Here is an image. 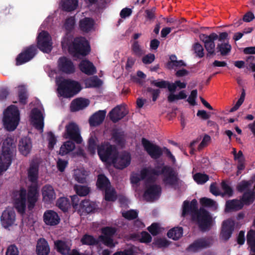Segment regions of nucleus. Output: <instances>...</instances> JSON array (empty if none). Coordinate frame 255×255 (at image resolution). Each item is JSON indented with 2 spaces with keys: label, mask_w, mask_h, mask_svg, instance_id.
Listing matches in <instances>:
<instances>
[{
  "label": "nucleus",
  "mask_w": 255,
  "mask_h": 255,
  "mask_svg": "<svg viewBox=\"0 0 255 255\" xmlns=\"http://www.w3.org/2000/svg\"><path fill=\"white\" fill-rule=\"evenodd\" d=\"M37 45L32 44L23 48L17 56L16 65L19 66L31 60L37 54V49L44 53H49L52 49V38L49 33L45 30L40 32L36 38Z\"/></svg>",
  "instance_id": "nucleus-1"
},
{
  "label": "nucleus",
  "mask_w": 255,
  "mask_h": 255,
  "mask_svg": "<svg viewBox=\"0 0 255 255\" xmlns=\"http://www.w3.org/2000/svg\"><path fill=\"white\" fill-rule=\"evenodd\" d=\"M182 216L191 215L192 219L196 222L199 229L202 232L209 230L212 223V218L209 212L204 208L198 209L197 201L194 199L190 203L185 200L183 202Z\"/></svg>",
  "instance_id": "nucleus-2"
},
{
  "label": "nucleus",
  "mask_w": 255,
  "mask_h": 255,
  "mask_svg": "<svg viewBox=\"0 0 255 255\" xmlns=\"http://www.w3.org/2000/svg\"><path fill=\"white\" fill-rule=\"evenodd\" d=\"M72 36L65 37L61 42L63 48H67L70 54L74 57L80 55L85 56L90 52L89 42L84 37H76L73 40Z\"/></svg>",
  "instance_id": "nucleus-3"
},
{
  "label": "nucleus",
  "mask_w": 255,
  "mask_h": 255,
  "mask_svg": "<svg viewBox=\"0 0 255 255\" xmlns=\"http://www.w3.org/2000/svg\"><path fill=\"white\" fill-rule=\"evenodd\" d=\"M162 165V166L157 165L153 168L151 173L157 176L162 175L164 185L175 188L179 184L178 173L170 166Z\"/></svg>",
  "instance_id": "nucleus-4"
},
{
  "label": "nucleus",
  "mask_w": 255,
  "mask_h": 255,
  "mask_svg": "<svg viewBox=\"0 0 255 255\" xmlns=\"http://www.w3.org/2000/svg\"><path fill=\"white\" fill-rule=\"evenodd\" d=\"M15 151V145L13 140L11 138H6L3 141L2 146L3 161L0 156V173L6 170L10 165Z\"/></svg>",
  "instance_id": "nucleus-5"
},
{
  "label": "nucleus",
  "mask_w": 255,
  "mask_h": 255,
  "mask_svg": "<svg viewBox=\"0 0 255 255\" xmlns=\"http://www.w3.org/2000/svg\"><path fill=\"white\" fill-rule=\"evenodd\" d=\"M19 111L14 105L8 107L3 112V125L8 131H13L18 125Z\"/></svg>",
  "instance_id": "nucleus-6"
},
{
  "label": "nucleus",
  "mask_w": 255,
  "mask_h": 255,
  "mask_svg": "<svg viewBox=\"0 0 255 255\" xmlns=\"http://www.w3.org/2000/svg\"><path fill=\"white\" fill-rule=\"evenodd\" d=\"M82 90L81 84L78 81L71 79H64L58 84V90L64 97L69 98L77 94Z\"/></svg>",
  "instance_id": "nucleus-7"
},
{
  "label": "nucleus",
  "mask_w": 255,
  "mask_h": 255,
  "mask_svg": "<svg viewBox=\"0 0 255 255\" xmlns=\"http://www.w3.org/2000/svg\"><path fill=\"white\" fill-rule=\"evenodd\" d=\"M118 153V149L114 145L108 141L102 142L98 147V154L100 159L104 162L111 163L115 159Z\"/></svg>",
  "instance_id": "nucleus-8"
},
{
  "label": "nucleus",
  "mask_w": 255,
  "mask_h": 255,
  "mask_svg": "<svg viewBox=\"0 0 255 255\" xmlns=\"http://www.w3.org/2000/svg\"><path fill=\"white\" fill-rule=\"evenodd\" d=\"M217 33L213 32L208 35L202 34L200 39L204 43V47L207 51L206 58L210 59L217 54L215 41L217 40Z\"/></svg>",
  "instance_id": "nucleus-9"
},
{
  "label": "nucleus",
  "mask_w": 255,
  "mask_h": 255,
  "mask_svg": "<svg viewBox=\"0 0 255 255\" xmlns=\"http://www.w3.org/2000/svg\"><path fill=\"white\" fill-rule=\"evenodd\" d=\"M212 244L213 239L212 237H202L194 240L187 248L186 250L189 252L198 253L203 249L211 247Z\"/></svg>",
  "instance_id": "nucleus-10"
},
{
  "label": "nucleus",
  "mask_w": 255,
  "mask_h": 255,
  "mask_svg": "<svg viewBox=\"0 0 255 255\" xmlns=\"http://www.w3.org/2000/svg\"><path fill=\"white\" fill-rule=\"evenodd\" d=\"M141 143L144 150L152 158L156 159L162 155L163 151L162 148L159 146L151 143L146 138H142L141 139Z\"/></svg>",
  "instance_id": "nucleus-11"
},
{
  "label": "nucleus",
  "mask_w": 255,
  "mask_h": 255,
  "mask_svg": "<svg viewBox=\"0 0 255 255\" xmlns=\"http://www.w3.org/2000/svg\"><path fill=\"white\" fill-rule=\"evenodd\" d=\"M130 154L128 152L124 151L120 154L118 153L116 155L115 159L113 160L111 163L116 168L123 169L130 164Z\"/></svg>",
  "instance_id": "nucleus-12"
},
{
  "label": "nucleus",
  "mask_w": 255,
  "mask_h": 255,
  "mask_svg": "<svg viewBox=\"0 0 255 255\" xmlns=\"http://www.w3.org/2000/svg\"><path fill=\"white\" fill-rule=\"evenodd\" d=\"M65 137L69 138L78 144L81 143L82 141L79 128L76 124L73 123H71L66 126Z\"/></svg>",
  "instance_id": "nucleus-13"
},
{
  "label": "nucleus",
  "mask_w": 255,
  "mask_h": 255,
  "mask_svg": "<svg viewBox=\"0 0 255 255\" xmlns=\"http://www.w3.org/2000/svg\"><path fill=\"white\" fill-rule=\"evenodd\" d=\"M161 193V187L159 185L153 184L148 185L147 184L143 196L148 201H153L158 198Z\"/></svg>",
  "instance_id": "nucleus-14"
},
{
  "label": "nucleus",
  "mask_w": 255,
  "mask_h": 255,
  "mask_svg": "<svg viewBox=\"0 0 255 255\" xmlns=\"http://www.w3.org/2000/svg\"><path fill=\"white\" fill-rule=\"evenodd\" d=\"M15 221V213L11 208L4 210L0 217L1 225L4 228H7L14 224Z\"/></svg>",
  "instance_id": "nucleus-15"
},
{
  "label": "nucleus",
  "mask_w": 255,
  "mask_h": 255,
  "mask_svg": "<svg viewBox=\"0 0 255 255\" xmlns=\"http://www.w3.org/2000/svg\"><path fill=\"white\" fill-rule=\"evenodd\" d=\"M59 71L63 73L70 74L75 72V69L73 62L66 57H61L58 61Z\"/></svg>",
  "instance_id": "nucleus-16"
},
{
  "label": "nucleus",
  "mask_w": 255,
  "mask_h": 255,
  "mask_svg": "<svg viewBox=\"0 0 255 255\" xmlns=\"http://www.w3.org/2000/svg\"><path fill=\"white\" fill-rule=\"evenodd\" d=\"M38 196V184H31L28 188L27 208L32 210L37 201Z\"/></svg>",
  "instance_id": "nucleus-17"
},
{
  "label": "nucleus",
  "mask_w": 255,
  "mask_h": 255,
  "mask_svg": "<svg viewBox=\"0 0 255 255\" xmlns=\"http://www.w3.org/2000/svg\"><path fill=\"white\" fill-rule=\"evenodd\" d=\"M43 218L45 224L50 226L57 225L60 221L58 214L52 210H46L44 213Z\"/></svg>",
  "instance_id": "nucleus-18"
},
{
  "label": "nucleus",
  "mask_w": 255,
  "mask_h": 255,
  "mask_svg": "<svg viewBox=\"0 0 255 255\" xmlns=\"http://www.w3.org/2000/svg\"><path fill=\"white\" fill-rule=\"evenodd\" d=\"M43 201L47 204L52 203L56 199V194L53 187L46 184L42 188Z\"/></svg>",
  "instance_id": "nucleus-19"
},
{
  "label": "nucleus",
  "mask_w": 255,
  "mask_h": 255,
  "mask_svg": "<svg viewBox=\"0 0 255 255\" xmlns=\"http://www.w3.org/2000/svg\"><path fill=\"white\" fill-rule=\"evenodd\" d=\"M31 118L34 127L38 129H43L44 127V117L41 112L37 108H34L31 112Z\"/></svg>",
  "instance_id": "nucleus-20"
},
{
  "label": "nucleus",
  "mask_w": 255,
  "mask_h": 255,
  "mask_svg": "<svg viewBox=\"0 0 255 255\" xmlns=\"http://www.w3.org/2000/svg\"><path fill=\"white\" fill-rule=\"evenodd\" d=\"M127 114L128 112L125 109H123L120 106H117L110 112L109 117L114 123H116L123 119Z\"/></svg>",
  "instance_id": "nucleus-21"
},
{
  "label": "nucleus",
  "mask_w": 255,
  "mask_h": 255,
  "mask_svg": "<svg viewBox=\"0 0 255 255\" xmlns=\"http://www.w3.org/2000/svg\"><path fill=\"white\" fill-rule=\"evenodd\" d=\"M234 222L230 220H227L223 222L221 235L225 241H228L231 238L234 230Z\"/></svg>",
  "instance_id": "nucleus-22"
},
{
  "label": "nucleus",
  "mask_w": 255,
  "mask_h": 255,
  "mask_svg": "<svg viewBox=\"0 0 255 255\" xmlns=\"http://www.w3.org/2000/svg\"><path fill=\"white\" fill-rule=\"evenodd\" d=\"M96 204L89 200H82L81 202V206L78 209V213L80 215H85L88 214L94 213L96 210Z\"/></svg>",
  "instance_id": "nucleus-23"
},
{
  "label": "nucleus",
  "mask_w": 255,
  "mask_h": 255,
  "mask_svg": "<svg viewBox=\"0 0 255 255\" xmlns=\"http://www.w3.org/2000/svg\"><path fill=\"white\" fill-rule=\"evenodd\" d=\"M106 110H99L93 114L89 119L91 127H97L103 123L106 117Z\"/></svg>",
  "instance_id": "nucleus-24"
},
{
  "label": "nucleus",
  "mask_w": 255,
  "mask_h": 255,
  "mask_svg": "<svg viewBox=\"0 0 255 255\" xmlns=\"http://www.w3.org/2000/svg\"><path fill=\"white\" fill-rule=\"evenodd\" d=\"M18 148L22 155L27 156L30 152L32 148V142L30 138L27 136L22 138L19 141Z\"/></svg>",
  "instance_id": "nucleus-25"
},
{
  "label": "nucleus",
  "mask_w": 255,
  "mask_h": 255,
  "mask_svg": "<svg viewBox=\"0 0 255 255\" xmlns=\"http://www.w3.org/2000/svg\"><path fill=\"white\" fill-rule=\"evenodd\" d=\"M39 166L37 163H31L27 170L28 180L31 184H37L38 178Z\"/></svg>",
  "instance_id": "nucleus-26"
},
{
  "label": "nucleus",
  "mask_w": 255,
  "mask_h": 255,
  "mask_svg": "<svg viewBox=\"0 0 255 255\" xmlns=\"http://www.w3.org/2000/svg\"><path fill=\"white\" fill-rule=\"evenodd\" d=\"M95 24L94 19L90 17H84L79 21V29L85 33H88L91 31Z\"/></svg>",
  "instance_id": "nucleus-27"
},
{
  "label": "nucleus",
  "mask_w": 255,
  "mask_h": 255,
  "mask_svg": "<svg viewBox=\"0 0 255 255\" xmlns=\"http://www.w3.org/2000/svg\"><path fill=\"white\" fill-rule=\"evenodd\" d=\"M80 70L87 75H93L97 72L96 67L88 60H83L79 64Z\"/></svg>",
  "instance_id": "nucleus-28"
},
{
  "label": "nucleus",
  "mask_w": 255,
  "mask_h": 255,
  "mask_svg": "<svg viewBox=\"0 0 255 255\" xmlns=\"http://www.w3.org/2000/svg\"><path fill=\"white\" fill-rule=\"evenodd\" d=\"M243 208V204L240 200L232 199L226 201L225 204V212L229 213L238 211Z\"/></svg>",
  "instance_id": "nucleus-29"
},
{
  "label": "nucleus",
  "mask_w": 255,
  "mask_h": 255,
  "mask_svg": "<svg viewBox=\"0 0 255 255\" xmlns=\"http://www.w3.org/2000/svg\"><path fill=\"white\" fill-rule=\"evenodd\" d=\"M36 252L37 255H48L50 248L47 241L44 238L39 239L37 243Z\"/></svg>",
  "instance_id": "nucleus-30"
},
{
  "label": "nucleus",
  "mask_w": 255,
  "mask_h": 255,
  "mask_svg": "<svg viewBox=\"0 0 255 255\" xmlns=\"http://www.w3.org/2000/svg\"><path fill=\"white\" fill-rule=\"evenodd\" d=\"M96 186L99 190L104 191L111 187V184L109 179L105 174H100L97 176Z\"/></svg>",
  "instance_id": "nucleus-31"
},
{
  "label": "nucleus",
  "mask_w": 255,
  "mask_h": 255,
  "mask_svg": "<svg viewBox=\"0 0 255 255\" xmlns=\"http://www.w3.org/2000/svg\"><path fill=\"white\" fill-rule=\"evenodd\" d=\"M89 104V100L81 98L74 100L71 103V108L72 111H78L86 108Z\"/></svg>",
  "instance_id": "nucleus-32"
},
{
  "label": "nucleus",
  "mask_w": 255,
  "mask_h": 255,
  "mask_svg": "<svg viewBox=\"0 0 255 255\" xmlns=\"http://www.w3.org/2000/svg\"><path fill=\"white\" fill-rule=\"evenodd\" d=\"M231 49L232 46L228 41L218 43L216 46L217 55L221 56H227L230 53Z\"/></svg>",
  "instance_id": "nucleus-33"
},
{
  "label": "nucleus",
  "mask_w": 255,
  "mask_h": 255,
  "mask_svg": "<svg viewBox=\"0 0 255 255\" xmlns=\"http://www.w3.org/2000/svg\"><path fill=\"white\" fill-rule=\"evenodd\" d=\"M112 138L118 145L121 146L124 145L126 140L124 131L118 129H114L112 133Z\"/></svg>",
  "instance_id": "nucleus-34"
},
{
  "label": "nucleus",
  "mask_w": 255,
  "mask_h": 255,
  "mask_svg": "<svg viewBox=\"0 0 255 255\" xmlns=\"http://www.w3.org/2000/svg\"><path fill=\"white\" fill-rule=\"evenodd\" d=\"M152 169H153V168L151 167L143 168L140 170L139 176L136 175L130 177L131 182L133 184H137L140 181L145 179L148 174H152L151 173Z\"/></svg>",
  "instance_id": "nucleus-35"
},
{
  "label": "nucleus",
  "mask_w": 255,
  "mask_h": 255,
  "mask_svg": "<svg viewBox=\"0 0 255 255\" xmlns=\"http://www.w3.org/2000/svg\"><path fill=\"white\" fill-rule=\"evenodd\" d=\"M54 245L57 251L63 255H68L71 251L70 247L65 241L57 240Z\"/></svg>",
  "instance_id": "nucleus-36"
},
{
  "label": "nucleus",
  "mask_w": 255,
  "mask_h": 255,
  "mask_svg": "<svg viewBox=\"0 0 255 255\" xmlns=\"http://www.w3.org/2000/svg\"><path fill=\"white\" fill-rule=\"evenodd\" d=\"M255 199V193L251 190H248L245 192L242 197L240 199V201H241L244 205H250L252 204Z\"/></svg>",
  "instance_id": "nucleus-37"
},
{
  "label": "nucleus",
  "mask_w": 255,
  "mask_h": 255,
  "mask_svg": "<svg viewBox=\"0 0 255 255\" xmlns=\"http://www.w3.org/2000/svg\"><path fill=\"white\" fill-rule=\"evenodd\" d=\"M102 81L97 76H94L84 80L86 88H98L102 85Z\"/></svg>",
  "instance_id": "nucleus-38"
},
{
  "label": "nucleus",
  "mask_w": 255,
  "mask_h": 255,
  "mask_svg": "<svg viewBox=\"0 0 255 255\" xmlns=\"http://www.w3.org/2000/svg\"><path fill=\"white\" fill-rule=\"evenodd\" d=\"M75 148V144L73 141L71 140L67 141L61 145L59 154L61 155H65L73 151Z\"/></svg>",
  "instance_id": "nucleus-39"
},
{
  "label": "nucleus",
  "mask_w": 255,
  "mask_h": 255,
  "mask_svg": "<svg viewBox=\"0 0 255 255\" xmlns=\"http://www.w3.org/2000/svg\"><path fill=\"white\" fill-rule=\"evenodd\" d=\"M167 235L173 240H178L183 235V228L181 227H174L167 232Z\"/></svg>",
  "instance_id": "nucleus-40"
},
{
  "label": "nucleus",
  "mask_w": 255,
  "mask_h": 255,
  "mask_svg": "<svg viewBox=\"0 0 255 255\" xmlns=\"http://www.w3.org/2000/svg\"><path fill=\"white\" fill-rule=\"evenodd\" d=\"M17 95L19 103L22 105H26L28 99V95L27 90L24 86L21 85L18 87Z\"/></svg>",
  "instance_id": "nucleus-41"
},
{
  "label": "nucleus",
  "mask_w": 255,
  "mask_h": 255,
  "mask_svg": "<svg viewBox=\"0 0 255 255\" xmlns=\"http://www.w3.org/2000/svg\"><path fill=\"white\" fill-rule=\"evenodd\" d=\"M104 191H105L104 199L106 201L115 202L117 200V195L115 188L111 186Z\"/></svg>",
  "instance_id": "nucleus-42"
},
{
  "label": "nucleus",
  "mask_w": 255,
  "mask_h": 255,
  "mask_svg": "<svg viewBox=\"0 0 255 255\" xmlns=\"http://www.w3.org/2000/svg\"><path fill=\"white\" fill-rule=\"evenodd\" d=\"M78 3V0H64L63 9L66 11H72L77 8Z\"/></svg>",
  "instance_id": "nucleus-43"
},
{
  "label": "nucleus",
  "mask_w": 255,
  "mask_h": 255,
  "mask_svg": "<svg viewBox=\"0 0 255 255\" xmlns=\"http://www.w3.org/2000/svg\"><path fill=\"white\" fill-rule=\"evenodd\" d=\"M81 243L84 245L94 246L99 244V241L92 235L85 234L81 239Z\"/></svg>",
  "instance_id": "nucleus-44"
},
{
  "label": "nucleus",
  "mask_w": 255,
  "mask_h": 255,
  "mask_svg": "<svg viewBox=\"0 0 255 255\" xmlns=\"http://www.w3.org/2000/svg\"><path fill=\"white\" fill-rule=\"evenodd\" d=\"M187 95L185 90L180 91L178 94L169 93L167 97V101L169 103H173L175 100L185 99L187 98Z\"/></svg>",
  "instance_id": "nucleus-45"
},
{
  "label": "nucleus",
  "mask_w": 255,
  "mask_h": 255,
  "mask_svg": "<svg viewBox=\"0 0 255 255\" xmlns=\"http://www.w3.org/2000/svg\"><path fill=\"white\" fill-rule=\"evenodd\" d=\"M247 242L252 251L255 253V231L251 230L248 232Z\"/></svg>",
  "instance_id": "nucleus-46"
},
{
  "label": "nucleus",
  "mask_w": 255,
  "mask_h": 255,
  "mask_svg": "<svg viewBox=\"0 0 255 255\" xmlns=\"http://www.w3.org/2000/svg\"><path fill=\"white\" fill-rule=\"evenodd\" d=\"M56 205L63 212H67L70 207V202L67 198L61 197L57 200Z\"/></svg>",
  "instance_id": "nucleus-47"
},
{
  "label": "nucleus",
  "mask_w": 255,
  "mask_h": 255,
  "mask_svg": "<svg viewBox=\"0 0 255 255\" xmlns=\"http://www.w3.org/2000/svg\"><path fill=\"white\" fill-rule=\"evenodd\" d=\"M97 138L96 136H91L88 140V150L91 154H94L98 145L97 144Z\"/></svg>",
  "instance_id": "nucleus-48"
},
{
  "label": "nucleus",
  "mask_w": 255,
  "mask_h": 255,
  "mask_svg": "<svg viewBox=\"0 0 255 255\" xmlns=\"http://www.w3.org/2000/svg\"><path fill=\"white\" fill-rule=\"evenodd\" d=\"M74 189L76 194L80 196H85L90 192V188L88 186L84 185H75Z\"/></svg>",
  "instance_id": "nucleus-49"
},
{
  "label": "nucleus",
  "mask_w": 255,
  "mask_h": 255,
  "mask_svg": "<svg viewBox=\"0 0 255 255\" xmlns=\"http://www.w3.org/2000/svg\"><path fill=\"white\" fill-rule=\"evenodd\" d=\"M131 49L136 56L140 57L144 54V51L141 48L138 41H134L131 44Z\"/></svg>",
  "instance_id": "nucleus-50"
},
{
  "label": "nucleus",
  "mask_w": 255,
  "mask_h": 255,
  "mask_svg": "<svg viewBox=\"0 0 255 255\" xmlns=\"http://www.w3.org/2000/svg\"><path fill=\"white\" fill-rule=\"evenodd\" d=\"M87 176V172L84 169L76 170L74 175L75 180L81 183L86 182Z\"/></svg>",
  "instance_id": "nucleus-51"
},
{
  "label": "nucleus",
  "mask_w": 255,
  "mask_h": 255,
  "mask_svg": "<svg viewBox=\"0 0 255 255\" xmlns=\"http://www.w3.org/2000/svg\"><path fill=\"white\" fill-rule=\"evenodd\" d=\"M193 179L198 184H204L209 180V176L199 172L193 175Z\"/></svg>",
  "instance_id": "nucleus-52"
},
{
  "label": "nucleus",
  "mask_w": 255,
  "mask_h": 255,
  "mask_svg": "<svg viewBox=\"0 0 255 255\" xmlns=\"http://www.w3.org/2000/svg\"><path fill=\"white\" fill-rule=\"evenodd\" d=\"M192 50L194 51L196 56L199 58L204 56V48L202 45L198 42L195 43L192 46Z\"/></svg>",
  "instance_id": "nucleus-53"
},
{
  "label": "nucleus",
  "mask_w": 255,
  "mask_h": 255,
  "mask_svg": "<svg viewBox=\"0 0 255 255\" xmlns=\"http://www.w3.org/2000/svg\"><path fill=\"white\" fill-rule=\"evenodd\" d=\"M75 24V19L74 16H70L66 19L64 27L67 32H71Z\"/></svg>",
  "instance_id": "nucleus-54"
},
{
  "label": "nucleus",
  "mask_w": 255,
  "mask_h": 255,
  "mask_svg": "<svg viewBox=\"0 0 255 255\" xmlns=\"http://www.w3.org/2000/svg\"><path fill=\"white\" fill-rule=\"evenodd\" d=\"M221 187L224 190V193H222L221 195L224 197L225 195H228V197H231L233 195V189L225 181H223L221 183Z\"/></svg>",
  "instance_id": "nucleus-55"
},
{
  "label": "nucleus",
  "mask_w": 255,
  "mask_h": 255,
  "mask_svg": "<svg viewBox=\"0 0 255 255\" xmlns=\"http://www.w3.org/2000/svg\"><path fill=\"white\" fill-rule=\"evenodd\" d=\"M15 208L17 211L20 214H23L26 210V201L15 200Z\"/></svg>",
  "instance_id": "nucleus-56"
},
{
  "label": "nucleus",
  "mask_w": 255,
  "mask_h": 255,
  "mask_svg": "<svg viewBox=\"0 0 255 255\" xmlns=\"http://www.w3.org/2000/svg\"><path fill=\"white\" fill-rule=\"evenodd\" d=\"M152 244L158 248H165L169 245V242L165 238L155 239Z\"/></svg>",
  "instance_id": "nucleus-57"
},
{
  "label": "nucleus",
  "mask_w": 255,
  "mask_h": 255,
  "mask_svg": "<svg viewBox=\"0 0 255 255\" xmlns=\"http://www.w3.org/2000/svg\"><path fill=\"white\" fill-rule=\"evenodd\" d=\"M245 90L244 89H243L240 98L239 99L235 105L230 110V112H234L240 108L245 100Z\"/></svg>",
  "instance_id": "nucleus-58"
},
{
  "label": "nucleus",
  "mask_w": 255,
  "mask_h": 255,
  "mask_svg": "<svg viewBox=\"0 0 255 255\" xmlns=\"http://www.w3.org/2000/svg\"><path fill=\"white\" fill-rule=\"evenodd\" d=\"M122 216L128 220H132L137 217L138 212L136 210H130L123 212Z\"/></svg>",
  "instance_id": "nucleus-59"
},
{
  "label": "nucleus",
  "mask_w": 255,
  "mask_h": 255,
  "mask_svg": "<svg viewBox=\"0 0 255 255\" xmlns=\"http://www.w3.org/2000/svg\"><path fill=\"white\" fill-rule=\"evenodd\" d=\"M13 194L14 196H19L15 200L26 201V190L24 188L21 187L19 190L14 191Z\"/></svg>",
  "instance_id": "nucleus-60"
},
{
  "label": "nucleus",
  "mask_w": 255,
  "mask_h": 255,
  "mask_svg": "<svg viewBox=\"0 0 255 255\" xmlns=\"http://www.w3.org/2000/svg\"><path fill=\"white\" fill-rule=\"evenodd\" d=\"M200 203L202 206L206 207H213L215 206L216 202L210 198L203 197L200 199Z\"/></svg>",
  "instance_id": "nucleus-61"
},
{
  "label": "nucleus",
  "mask_w": 255,
  "mask_h": 255,
  "mask_svg": "<svg viewBox=\"0 0 255 255\" xmlns=\"http://www.w3.org/2000/svg\"><path fill=\"white\" fill-rule=\"evenodd\" d=\"M116 232V228L112 227H106L102 229V233L104 235V237H112Z\"/></svg>",
  "instance_id": "nucleus-62"
},
{
  "label": "nucleus",
  "mask_w": 255,
  "mask_h": 255,
  "mask_svg": "<svg viewBox=\"0 0 255 255\" xmlns=\"http://www.w3.org/2000/svg\"><path fill=\"white\" fill-rule=\"evenodd\" d=\"M135 251L133 247L125 249L123 251H117L113 255H135Z\"/></svg>",
  "instance_id": "nucleus-63"
},
{
  "label": "nucleus",
  "mask_w": 255,
  "mask_h": 255,
  "mask_svg": "<svg viewBox=\"0 0 255 255\" xmlns=\"http://www.w3.org/2000/svg\"><path fill=\"white\" fill-rule=\"evenodd\" d=\"M152 241V237L146 231H142L141 233V237L139 239V242L142 243L148 244Z\"/></svg>",
  "instance_id": "nucleus-64"
}]
</instances>
